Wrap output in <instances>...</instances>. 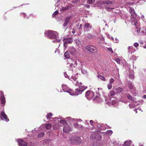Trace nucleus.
Masks as SVG:
<instances>
[{"label": "nucleus", "mask_w": 146, "mask_h": 146, "mask_svg": "<svg viewBox=\"0 0 146 146\" xmlns=\"http://www.w3.org/2000/svg\"><path fill=\"white\" fill-rule=\"evenodd\" d=\"M129 12L131 14L130 19L132 20L133 24L135 26V28L137 29H139V24L137 20L136 19L137 14L135 13L133 8L130 7L129 8Z\"/></svg>", "instance_id": "nucleus-1"}, {"label": "nucleus", "mask_w": 146, "mask_h": 146, "mask_svg": "<svg viewBox=\"0 0 146 146\" xmlns=\"http://www.w3.org/2000/svg\"><path fill=\"white\" fill-rule=\"evenodd\" d=\"M56 32L51 31H47L45 32V34L47 35L51 39H55L56 38Z\"/></svg>", "instance_id": "nucleus-2"}, {"label": "nucleus", "mask_w": 146, "mask_h": 146, "mask_svg": "<svg viewBox=\"0 0 146 146\" xmlns=\"http://www.w3.org/2000/svg\"><path fill=\"white\" fill-rule=\"evenodd\" d=\"M86 49L89 52L94 53H96L98 52L96 48L93 46H87Z\"/></svg>", "instance_id": "nucleus-3"}, {"label": "nucleus", "mask_w": 146, "mask_h": 146, "mask_svg": "<svg viewBox=\"0 0 146 146\" xmlns=\"http://www.w3.org/2000/svg\"><path fill=\"white\" fill-rule=\"evenodd\" d=\"M84 90V87L82 86H79L78 88L75 89V95H78L79 94H81Z\"/></svg>", "instance_id": "nucleus-4"}, {"label": "nucleus", "mask_w": 146, "mask_h": 146, "mask_svg": "<svg viewBox=\"0 0 146 146\" xmlns=\"http://www.w3.org/2000/svg\"><path fill=\"white\" fill-rule=\"evenodd\" d=\"M94 96V93L91 90H88L87 91L86 97L88 99H91Z\"/></svg>", "instance_id": "nucleus-5"}, {"label": "nucleus", "mask_w": 146, "mask_h": 146, "mask_svg": "<svg viewBox=\"0 0 146 146\" xmlns=\"http://www.w3.org/2000/svg\"><path fill=\"white\" fill-rule=\"evenodd\" d=\"M71 130L70 126L68 124H66L63 129L64 133H68Z\"/></svg>", "instance_id": "nucleus-6"}, {"label": "nucleus", "mask_w": 146, "mask_h": 146, "mask_svg": "<svg viewBox=\"0 0 146 146\" xmlns=\"http://www.w3.org/2000/svg\"><path fill=\"white\" fill-rule=\"evenodd\" d=\"M0 94H1L0 100L1 102V104L4 105L5 102V97L3 94L1 92H0Z\"/></svg>", "instance_id": "nucleus-7"}, {"label": "nucleus", "mask_w": 146, "mask_h": 146, "mask_svg": "<svg viewBox=\"0 0 146 146\" xmlns=\"http://www.w3.org/2000/svg\"><path fill=\"white\" fill-rule=\"evenodd\" d=\"M71 16H70L65 19L63 25V26L64 27H65L68 25V23L70 19Z\"/></svg>", "instance_id": "nucleus-8"}, {"label": "nucleus", "mask_w": 146, "mask_h": 146, "mask_svg": "<svg viewBox=\"0 0 146 146\" xmlns=\"http://www.w3.org/2000/svg\"><path fill=\"white\" fill-rule=\"evenodd\" d=\"M75 141H72L73 144H79L81 142V139L78 137H75Z\"/></svg>", "instance_id": "nucleus-9"}, {"label": "nucleus", "mask_w": 146, "mask_h": 146, "mask_svg": "<svg viewBox=\"0 0 146 146\" xmlns=\"http://www.w3.org/2000/svg\"><path fill=\"white\" fill-rule=\"evenodd\" d=\"M91 28L92 26L90 25V24L88 23L85 24L84 25V30L89 31L90 30L89 29H91Z\"/></svg>", "instance_id": "nucleus-10"}, {"label": "nucleus", "mask_w": 146, "mask_h": 146, "mask_svg": "<svg viewBox=\"0 0 146 146\" xmlns=\"http://www.w3.org/2000/svg\"><path fill=\"white\" fill-rule=\"evenodd\" d=\"M18 142L19 146H27V143L21 139H19Z\"/></svg>", "instance_id": "nucleus-11"}, {"label": "nucleus", "mask_w": 146, "mask_h": 146, "mask_svg": "<svg viewBox=\"0 0 146 146\" xmlns=\"http://www.w3.org/2000/svg\"><path fill=\"white\" fill-rule=\"evenodd\" d=\"M1 116L6 121H9V119L7 117V115L5 114L4 112H1Z\"/></svg>", "instance_id": "nucleus-12"}, {"label": "nucleus", "mask_w": 146, "mask_h": 146, "mask_svg": "<svg viewBox=\"0 0 146 146\" xmlns=\"http://www.w3.org/2000/svg\"><path fill=\"white\" fill-rule=\"evenodd\" d=\"M137 32L140 31V30H141V32L143 33V35H145L146 34V29L145 28H143L142 29H140L139 28V29H137Z\"/></svg>", "instance_id": "nucleus-13"}, {"label": "nucleus", "mask_w": 146, "mask_h": 146, "mask_svg": "<svg viewBox=\"0 0 146 146\" xmlns=\"http://www.w3.org/2000/svg\"><path fill=\"white\" fill-rule=\"evenodd\" d=\"M69 51L70 54L74 55L75 54L76 50L74 47L72 46L70 48Z\"/></svg>", "instance_id": "nucleus-14"}, {"label": "nucleus", "mask_w": 146, "mask_h": 146, "mask_svg": "<svg viewBox=\"0 0 146 146\" xmlns=\"http://www.w3.org/2000/svg\"><path fill=\"white\" fill-rule=\"evenodd\" d=\"M115 90L116 91L117 93H119L122 92L123 90V89L122 88L119 87L116 88Z\"/></svg>", "instance_id": "nucleus-15"}, {"label": "nucleus", "mask_w": 146, "mask_h": 146, "mask_svg": "<svg viewBox=\"0 0 146 146\" xmlns=\"http://www.w3.org/2000/svg\"><path fill=\"white\" fill-rule=\"evenodd\" d=\"M115 94V92L114 90H111L110 91L109 96L110 99H111L113 96H114Z\"/></svg>", "instance_id": "nucleus-16"}, {"label": "nucleus", "mask_w": 146, "mask_h": 146, "mask_svg": "<svg viewBox=\"0 0 146 146\" xmlns=\"http://www.w3.org/2000/svg\"><path fill=\"white\" fill-rule=\"evenodd\" d=\"M66 92H68L71 95H75V91L73 90H72L71 89H69L68 90H66Z\"/></svg>", "instance_id": "nucleus-17"}, {"label": "nucleus", "mask_w": 146, "mask_h": 146, "mask_svg": "<svg viewBox=\"0 0 146 146\" xmlns=\"http://www.w3.org/2000/svg\"><path fill=\"white\" fill-rule=\"evenodd\" d=\"M86 37L89 39H91L94 38L95 37V36L91 33H88L87 34Z\"/></svg>", "instance_id": "nucleus-18"}, {"label": "nucleus", "mask_w": 146, "mask_h": 146, "mask_svg": "<svg viewBox=\"0 0 146 146\" xmlns=\"http://www.w3.org/2000/svg\"><path fill=\"white\" fill-rule=\"evenodd\" d=\"M52 125L50 123L46 124L45 127L47 129H50L51 128Z\"/></svg>", "instance_id": "nucleus-19"}, {"label": "nucleus", "mask_w": 146, "mask_h": 146, "mask_svg": "<svg viewBox=\"0 0 146 146\" xmlns=\"http://www.w3.org/2000/svg\"><path fill=\"white\" fill-rule=\"evenodd\" d=\"M53 115L51 113H50L47 114L46 117L47 119H50L52 118L50 117L52 116Z\"/></svg>", "instance_id": "nucleus-20"}, {"label": "nucleus", "mask_w": 146, "mask_h": 146, "mask_svg": "<svg viewBox=\"0 0 146 146\" xmlns=\"http://www.w3.org/2000/svg\"><path fill=\"white\" fill-rule=\"evenodd\" d=\"M64 57L67 59L69 58L70 56L68 52V51L64 53Z\"/></svg>", "instance_id": "nucleus-21"}, {"label": "nucleus", "mask_w": 146, "mask_h": 146, "mask_svg": "<svg viewBox=\"0 0 146 146\" xmlns=\"http://www.w3.org/2000/svg\"><path fill=\"white\" fill-rule=\"evenodd\" d=\"M72 42V41L69 39H67L64 42V45L65 46V44H70Z\"/></svg>", "instance_id": "nucleus-22"}, {"label": "nucleus", "mask_w": 146, "mask_h": 146, "mask_svg": "<svg viewBox=\"0 0 146 146\" xmlns=\"http://www.w3.org/2000/svg\"><path fill=\"white\" fill-rule=\"evenodd\" d=\"M130 143L129 141H126L124 144V146H130Z\"/></svg>", "instance_id": "nucleus-23"}, {"label": "nucleus", "mask_w": 146, "mask_h": 146, "mask_svg": "<svg viewBox=\"0 0 146 146\" xmlns=\"http://www.w3.org/2000/svg\"><path fill=\"white\" fill-rule=\"evenodd\" d=\"M127 98L129 100H132L133 101H134L133 98L132 97V96H131V95H129V94H128L127 95Z\"/></svg>", "instance_id": "nucleus-24"}, {"label": "nucleus", "mask_w": 146, "mask_h": 146, "mask_svg": "<svg viewBox=\"0 0 146 146\" xmlns=\"http://www.w3.org/2000/svg\"><path fill=\"white\" fill-rule=\"evenodd\" d=\"M98 77L100 78L102 80L104 81L105 80V78L104 77L100 75L98 76Z\"/></svg>", "instance_id": "nucleus-25"}, {"label": "nucleus", "mask_w": 146, "mask_h": 146, "mask_svg": "<svg viewBox=\"0 0 146 146\" xmlns=\"http://www.w3.org/2000/svg\"><path fill=\"white\" fill-rule=\"evenodd\" d=\"M44 132H41V133L38 134V137H41L44 136Z\"/></svg>", "instance_id": "nucleus-26"}, {"label": "nucleus", "mask_w": 146, "mask_h": 146, "mask_svg": "<svg viewBox=\"0 0 146 146\" xmlns=\"http://www.w3.org/2000/svg\"><path fill=\"white\" fill-rule=\"evenodd\" d=\"M128 87L130 90H132L133 88V86L132 83L129 84L128 85Z\"/></svg>", "instance_id": "nucleus-27"}, {"label": "nucleus", "mask_w": 146, "mask_h": 146, "mask_svg": "<svg viewBox=\"0 0 146 146\" xmlns=\"http://www.w3.org/2000/svg\"><path fill=\"white\" fill-rule=\"evenodd\" d=\"M95 1V0H88L87 3L89 4H92Z\"/></svg>", "instance_id": "nucleus-28"}, {"label": "nucleus", "mask_w": 146, "mask_h": 146, "mask_svg": "<svg viewBox=\"0 0 146 146\" xmlns=\"http://www.w3.org/2000/svg\"><path fill=\"white\" fill-rule=\"evenodd\" d=\"M69 140H70V143H72V144H73V143L72 142V141H75V137H72L70 138L69 139Z\"/></svg>", "instance_id": "nucleus-29"}, {"label": "nucleus", "mask_w": 146, "mask_h": 146, "mask_svg": "<svg viewBox=\"0 0 146 146\" xmlns=\"http://www.w3.org/2000/svg\"><path fill=\"white\" fill-rule=\"evenodd\" d=\"M58 11H55L53 13L52 15V17H55L56 16V15L58 14Z\"/></svg>", "instance_id": "nucleus-30"}, {"label": "nucleus", "mask_w": 146, "mask_h": 146, "mask_svg": "<svg viewBox=\"0 0 146 146\" xmlns=\"http://www.w3.org/2000/svg\"><path fill=\"white\" fill-rule=\"evenodd\" d=\"M106 10L109 12H110L111 11L112 9H114V8H111L110 7H106Z\"/></svg>", "instance_id": "nucleus-31"}, {"label": "nucleus", "mask_w": 146, "mask_h": 146, "mask_svg": "<svg viewBox=\"0 0 146 146\" xmlns=\"http://www.w3.org/2000/svg\"><path fill=\"white\" fill-rule=\"evenodd\" d=\"M105 2L106 4L107 5H109L112 3L111 1L109 0L106 1Z\"/></svg>", "instance_id": "nucleus-32"}, {"label": "nucleus", "mask_w": 146, "mask_h": 146, "mask_svg": "<svg viewBox=\"0 0 146 146\" xmlns=\"http://www.w3.org/2000/svg\"><path fill=\"white\" fill-rule=\"evenodd\" d=\"M114 80L113 78H111L110 80V84H112L114 81Z\"/></svg>", "instance_id": "nucleus-33"}, {"label": "nucleus", "mask_w": 146, "mask_h": 146, "mask_svg": "<svg viewBox=\"0 0 146 146\" xmlns=\"http://www.w3.org/2000/svg\"><path fill=\"white\" fill-rule=\"evenodd\" d=\"M107 87L108 89L109 90L111 89V88L112 87V84H110L108 85Z\"/></svg>", "instance_id": "nucleus-34"}, {"label": "nucleus", "mask_w": 146, "mask_h": 146, "mask_svg": "<svg viewBox=\"0 0 146 146\" xmlns=\"http://www.w3.org/2000/svg\"><path fill=\"white\" fill-rule=\"evenodd\" d=\"M115 61L117 62V63L119 64H120V59L119 58H117L115 60Z\"/></svg>", "instance_id": "nucleus-35"}, {"label": "nucleus", "mask_w": 146, "mask_h": 146, "mask_svg": "<svg viewBox=\"0 0 146 146\" xmlns=\"http://www.w3.org/2000/svg\"><path fill=\"white\" fill-rule=\"evenodd\" d=\"M68 7H63L62 8V9L63 11H65L68 10Z\"/></svg>", "instance_id": "nucleus-36"}, {"label": "nucleus", "mask_w": 146, "mask_h": 146, "mask_svg": "<svg viewBox=\"0 0 146 146\" xmlns=\"http://www.w3.org/2000/svg\"><path fill=\"white\" fill-rule=\"evenodd\" d=\"M134 46L137 47L139 46V44L138 42H135L133 44Z\"/></svg>", "instance_id": "nucleus-37"}, {"label": "nucleus", "mask_w": 146, "mask_h": 146, "mask_svg": "<svg viewBox=\"0 0 146 146\" xmlns=\"http://www.w3.org/2000/svg\"><path fill=\"white\" fill-rule=\"evenodd\" d=\"M108 50L110 51L112 53H113V51L112 50V48L111 47L108 48Z\"/></svg>", "instance_id": "nucleus-38"}, {"label": "nucleus", "mask_w": 146, "mask_h": 146, "mask_svg": "<svg viewBox=\"0 0 146 146\" xmlns=\"http://www.w3.org/2000/svg\"><path fill=\"white\" fill-rule=\"evenodd\" d=\"M74 125L75 127L77 128L79 127V125L77 123H74Z\"/></svg>", "instance_id": "nucleus-39"}, {"label": "nucleus", "mask_w": 146, "mask_h": 146, "mask_svg": "<svg viewBox=\"0 0 146 146\" xmlns=\"http://www.w3.org/2000/svg\"><path fill=\"white\" fill-rule=\"evenodd\" d=\"M96 135L98 137V138L97 139H98V140L101 139V136L100 135L96 134Z\"/></svg>", "instance_id": "nucleus-40"}, {"label": "nucleus", "mask_w": 146, "mask_h": 146, "mask_svg": "<svg viewBox=\"0 0 146 146\" xmlns=\"http://www.w3.org/2000/svg\"><path fill=\"white\" fill-rule=\"evenodd\" d=\"M133 48V47L132 46H129L128 48V49L129 50V52H130L131 51V50Z\"/></svg>", "instance_id": "nucleus-41"}, {"label": "nucleus", "mask_w": 146, "mask_h": 146, "mask_svg": "<svg viewBox=\"0 0 146 146\" xmlns=\"http://www.w3.org/2000/svg\"><path fill=\"white\" fill-rule=\"evenodd\" d=\"M106 1H103L101 2L100 3L101 4H106Z\"/></svg>", "instance_id": "nucleus-42"}, {"label": "nucleus", "mask_w": 146, "mask_h": 146, "mask_svg": "<svg viewBox=\"0 0 146 146\" xmlns=\"http://www.w3.org/2000/svg\"><path fill=\"white\" fill-rule=\"evenodd\" d=\"M93 122H94L92 120H90V124L92 125H93Z\"/></svg>", "instance_id": "nucleus-43"}, {"label": "nucleus", "mask_w": 146, "mask_h": 146, "mask_svg": "<svg viewBox=\"0 0 146 146\" xmlns=\"http://www.w3.org/2000/svg\"><path fill=\"white\" fill-rule=\"evenodd\" d=\"M21 14L22 15H24V17H25L26 15L25 13H21Z\"/></svg>", "instance_id": "nucleus-44"}, {"label": "nucleus", "mask_w": 146, "mask_h": 146, "mask_svg": "<svg viewBox=\"0 0 146 146\" xmlns=\"http://www.w3.org/2000/svg\"><path fill=\"white\" fill-rule=\"evenodd\" d=\"M54 41L55 40H54L53 41L55 42H54ZM60 40H55V42H60Z\"/></svg>", "instance_id": "nucleus-45"}, {"label": "nucleus", "mask_w": 146, "mask_h": 146, "mask_svg": "<svg viewBox=\"0 0 146 146\" xmlns=\"http://www.w3.org/2000/svg\"><path fill=\"white\" fill-rule=\"evenodd\" d=\"M65 122L64 121V120H61L60 121V123H65Z\"/></svg>", "instance_id": "nucleus-46"}, {"label": "nucleus", "mask_w": 146, "mask_h": 146, "mask_svg": "<svg viewBox=\"0 0 146 146\" xmlns=\"http://www.w3.org/2000/svg\"><path fill=\"white\" fill-rule=\"evenodd\" d=\"M70 66L72 67L73 66V64L72 63H71L70 64Z\"/></svg>", "instance_id": "nucleus-47"}, {"label": "nucleus", "mask_w": 146, "mask_h": 146, "mask_svg": "<svg viewBox=\"0 0 146 146\" xmlns=\"http://www.w3.org/2000/svg\"><path fill=\"white\" fill-rule=\"evenodd\" d=\"M82 24L80 25L79 29H80V28H81L82 27Z\"/></svg>", "instance_id": "nucleus-48"}, {"label": "nucleus", "mask_w": 146, "mask_h": 146, "mask_svg": "<svg viewBox=\"0 0 146 146\" xmlns=\"http://www.w3.org/2000/svg\"><path fill=\"white\" fill-rule=\"evenodd\" d=\"M143 98H146V95H144L143 96Z\"/></svg>", "instance_id": "nucleus-49"}, {"label": "nucleus", "mask_w": 146, "mask_h": 146, "mask_svg": "<svg viewBox=\"0 0 146 146\" xmlns=\"http://www.w3.org/2000/svg\"><path fill=\"white\" fill-rule=\"evenodd\" d=\"M66 44H65V46L64 45V46L65 48H66L67 47V46L66 45Z\"/></svg>", "instance_id": "nucleus-50"}, {"label": "nucleus", "mask_w": 146, "mask_h": 146, "mask_svg": "<svg viewBox=\"0 0 146 146\" xmlns=\"http://www.w3.org/2000/svg\"><path fill=\"white\" fill-rule=\"evenodd\" d=\"M72 33H75V31H73L72 32Z\"/></svg>", "instance_id": "nucleus-51"}, {"label": "nucleus", "mask_w": 146, "mask_h": 146, "mask_svg": "<svg viewBox=\"0 0 146 146\" xmlns=\"http://www.w3.org/2000/svg\"><path fill=\"white\" fill-rule=\"evenodd\" d=\"M66 87V86L65 85L62 86V87L63 88H64V87Z\"/></svg>", "instance_id": "nucleus-52"}, {"label": "nucleus", "mask_w": 146, "mask_h": 146, "mask_svg": "<svg viewBox=\"0 0 146 146\" xmlns=\"http://www.w3.org/2000/svg\"><path fill=\"white\" fill-rule=\"evenodd\" d=\"M64 76H65V77H66V78H68V77H67V76H66H66H65V74H64Z\"/></svg>", "instance_id": "nucleus-53"}, {"label": "nucleus", "mask_w": 146, "mask_h": 146, "mask_svg": "<svg viewBox=\"0 0 146 146\" xmlns=\"http://www.w3.org/2000/svg\"><path fill=\"white\" fill-rule=\"evenodd\" d=\"M64 76H65V77H66V78H68V77H67V76H66H66H65V74H64Z\"/></svg>", "instance_id": "nucleus-54"}, {"label": "nucleus", "mask_w": 146, "mask_h": 146, "mask_svg": "<svg viewBox=\"0 0 146 146\" xmlns=\"http://www.w3.org/2000/svg\"><path fill=\"white\" fill-rule=\"evenodd\" d=\"M90 7V6H89V5H88V7Z\"/></svg>", "instance_id": "nucleus-55"}, {"label": "nucleus", "mask_w": 146, "mask_h": 146, "mask_svg": "<svg viewBox=\"0 0 146 146\" xmlns=\"http://www.w3.org/2000/svg\"><path fill=\"white\" fill-rule=\"evenodd\" d=\"M93 136V135H92L91 136Z\"/></svg>", "instance_id": "nucleus-56"}, {"label": "nucleus", "mask_w": 146, "mask_h": 146, "mask_svg": "<svg viewBox=\"0 0 146 146\" xmlns=\"http://www.w3.org/2000/svg\"><path fill=\"white\" fill-rule=\"evenodd\" d=\"M76 1H77V0H75V2H76Z\"/></svg>", "instance_id": "nucleus-57"}, {"label": "nucleus", "mask_w": 146, "mask_h": 146, "mask_svg": "<svg viewBox=\"0 0 146 146\" xmlns=\"http://www.w3.org/2000/svg\"><path fill=\"white\" fill-rule=\"evenodd\" d=\"M142 0L143 1V0Z\"/></svg>", "instance_id": "nucleus-58"}, {"label": "nucleus", "mask_w": 146, "mask_h": 146, "mask_svg": "<svg viewBox=\"0 0 146 146\" xmlns=\"http://www.w3.org/2000/svg\"><path fill=\"white\" fill-rule=\"evenodd\" d=\"M59 0V1H60V0Z\"/></svg>", "instance_id": "nucleus-59"}]
</instances>
